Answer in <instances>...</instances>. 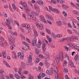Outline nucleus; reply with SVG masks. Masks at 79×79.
<instances>
[{"mask_svg": "<svg viewBox=\"0 0 79 79\" xmlns=\"http://www.w3.org/2000/svg\"><path fill=\"white\" fill-rule=\"evenodd\" d=\"M62 14L64 15V16H65V17H66V16H67L68 15V14H67V12L64 11H63L62 12Z\"/></svg>", "mask_w": 79, "mask_h": 79, "instance_id": "obj_32", "label": "nucleus"}, {"mask_svg": "<svg viewBox=\"0 0 79 79\" xmlns=\"http://www.w3.org/2000/svg\"><path fill=\"white\" fill-rule=\"evenodd\" d=\"M64 72L65 73H67L68 72V69L65 68L64 69Z\"/></svg>", "mask_w": 79, "mask_h": 79, "instance_id": "obj_33", "label": "nucleus"}, {"mask_svg": "<svg viewBox=\"0 0 79 79\" xmlns=\"http://www.w3.org/2000/svg\"><path fill=\"white\" fill-rule=\"evenodd\" d=\"M68 45L69 47H74V43H69Z\"/></svg>", "mask_w": 79, "mask_h": 79, "instance_id": "obj_23", "label": "nucleus"}, {"mask_svg": "<svg viewBox=\"0 0 79 79\" xmlns=\"http://www.w3.org/2000/svg\"><path fill=\"white\" fill-rule=\"evenodd\" d=\"M28 3H29V5L30 6L32 7V2H31V1H28Z\"/></svg>", "mask_w": 79, "mask_h": 79, "instance_id": "obj_47", "label": "nucleus"}, {"mask_svg": "<svg viewBox=\"0 0 79 79\" xmlns=\"http://www.w3.org/2000/svg\"><path fill=\"white\" fill-rule=\"evenodd\" d=\"M31 15H32L34 16H37L39 15L38 13L35 11H32L31 12Z\"/></svg>", "mask_w": 79, "mask_h": 79, "instance_id": "obj_13", "label": "nucleus"}, {"mask_svg": "<svg viewBox=\"0 0 79 79\" xmlns=\"http://www.w3.org/2000/svg\"><path fill=\"white\" fill-rule=\"evenodd\" d=\"M30 19H32V20H34L35 22H36V23H38V22H39V20L36 19V17L35 16H34V17L32 16V17H31V18H30Z\"/></svg>", "mask_w": 79, "mask_h": 79, "instance_id": "obj_11", "label": "nucleus"}, {"mask_svg": "<svg viewBox=\"0 0 79 79\" xmlns=\"http://www.w3.org/2000/svg\"><path fill=\"white\" fill-rule=\"evenodd\" d=\"M62 6L63 8L65 9V10H66V9H68V7H67V6H66V5H62Z\"/></svg>", "mask_w": 79, "mask_h": 79, "instance_id": "obj_28", "label": "nucleus"}, {"mask_svg": "<svg viewBox=\"0 0 79 79\" xmlns=\"http://www.w3.org/2000/svg\"><path fill=\"white\" fill-rule=\"evenodd\" d=\"M26 39L27 42H29V43H30V44H31V41H30V40H29V39H28V38H26Z\"/></svg>", "mask_w": 79, "mask_h": 79, "instance_id": "obj_52", "label": "nucleus"}, {"mask_svg": "<svg viewBox=\"0 0 79 79\" xmlns=\"http://www.w3.org/2000/svg\"><path fill=\"white\" fill-rule=\"evenodd\" d=\"M32 58L31 56H29L28 58V61L27 62V64L28 66H32Z\"/></svg>", "mask_w": 79, "mask_h": 79, "instance_id": "obj_2", "label": "nucleus"}, {"mask_svg": "<svg viewBox=\"0 0 79 79\" xmlns=\"http://www.w3.org/2000/svg\"><path fill=\"white\" fill-rule=\"evenodd\" d=\"M11 19L10 18V20L6 19V24L7 25V26L9 27V29H11V27L10 25H11V21H12Z\"/></svg>", "mask_w": 79, "mask_h": 79, "instance_id": "obj_4", "label": "nucleus"}, {"mask_svg": "<svg viewBox=\"0 0 79 79\" xmlns=\"http://www.w3.org/2000/svg\"><path fill=\"white\" fill-rule=\"evenodd\" d=\"M34 6L35 7V9H36V10L39 8V6H38L36 4H34Z\"/></svg>", "mask_w": 79, "mask_h": 79, "instance_id": "obj_37", "label": "nucleus"}, {"mask_svg": "<svg viewBox=\"0 0 79 79\" xmlns=\"http://www.w3.org/2000/svg\"><path fill=\"white\" fill-rule=\"evenodd\" d=\"M6 51H4L2 53L4 58H5L6 56Z\"/></svg>", "mask_w": 79, "mask_h": 79, "instance_id": "obj_16", "label": "nucleus"}, {"mask_svg": "<svg viewBox=\"0 0 79 79\" xmlns=\"http://www.w3.org/2000/svg\"><path fill=\"white\" fill-rule=\"evenodd\" d=\"M27 27H26L25 29L26 30H29V29H31V27H30V25H28L27 24Z\"/></svg>", "mask_w": 79, "mask_h": 79, "instance_id": "obj_27", "label": "nucleus"}, {"mask_svg": "<svg viewBox=\"0 0 79 79\" xmlns=\"http://www.w3.org/2000/svg\"><path fill=\"white\" fill-rule=\"evenodd\" d=\"M35 52L37 55H39V50L37 48H35Z\"/></svg>", "mask_w": 79, "mask_h": 79, "instance_id": "obj_26", "label": "nucleus"}, {"mask_svg": "<svg viewBox=\"0 0 79 79\" xmlns=\"http://www.w3.org/2000/svg\"><path fill=\"white\" fill-rule=\"evenodd\" d=\"M66 64H67V61L66 60L64 61L63 63V66H65Z\"/></svg>", "mask_w": 79, "mask_h": 79, "instance_id": "obj_54", "label": "nucleus"}, {"mask_svg": "<svg viewBox=\"0 0 79 79\" xmlns=\"http://www.w3.org/2000/svg\"><path fill=\"white\" fill-rule=\"evenodd\" d=\"M9 42L10 45H14V46H15V44H14V43H13V41L10 40V39H9Z\"/></svg>", "mask_w": 79, "mask_h": 79, "instance_id": "obj_20", "label": "nucleus"}, {"mask_svg": "<svg viewBox=\"0 0 79 79\" xmlns=\"http://www.w3.org/2000/svg\"><path fill=\"white\" fill-rule=\"evenodd\" d=\"M74 36H72L70 38L69 37V42H71V41H73V40H74Z\"/></svg>", "mask_w": 79, "mask_h": 79, "instance_id": "obj_21", "label": "nucleus"}, {"mask_svg": "<svg viewBox=\"0 0 79 79\" xmlns=\"http://www.w3.org/2000/svg\"><path fill=\"white\" fill-rule=\"evenodd\" d=\"M14 77L17 79H20V76L17 73H15L14 74Z\"/></svg>", "mask_w": 79, "mask_h": 79, "instance_id": "obj_15", "label": "nucleus"}, {"mask_svg": "<svg viewBox=\"0 0 79 79\" xmlns=\"http://www.w3.org/2000/svg\"><path fill=\"white\" fill-rule=\"evenodd\" d=\"M18 56L19 58V59H20V60H23V58H24V57H23V56H19L18 55Z\"/></svg>", "mask_w": 79, "mask_h": 79, "instance_id": "obj_36", "label": "nucleus"}, {"mask_svg": "<svg viewBox=\"0 0 79 79\" xmlns=\"http://www.w3.org/2000/svg\"><path fill=\"white\" fill-rule=\"evenodd\" d=\"M48 40L49 42L51 43V42H52V38H48Z\"/></svg>", "mask_w": 79, "mask_h": 79, "instance_id": "obj_44", "label": "nucleus"}, {"mask_svg": "<svg viewBox=\"0 0 79 79\" xmlns=\"http://www.w3.org/2000/svg\"><path fill=\"white\" fill-rule=\"evenodd\" d=\"M28 30L27 32V34H29V33H31V29H30L29 30Z\"/></svg>", "mask_w": 79, "mask_h": 79, "instance_id": "obj_58", "label": "nucleus"}, {"mask_svg": "<svg viewBox=\"0 0 79 79\" xmlns=\"http://www.w3.org/2000/svg\"><path fill=\"white\" fill-rule=\"evenodd\" d=\"M20 4H21V5H22L23 6L24 9L25 10H27L26 12V13H27L30 11V9H29V6H27V3H26V2H24L23 3L21 2H20Z\"/></svg>", "mask_w": 79, "mask_h": 79, "instance_id": "obj_1", "label": "nucleus"}, {"mask_svg": "<svg viewBox=\"0 0 79 79\" xmlns=\"http://www.w3.org/2000/svg\"><path fill=\"white\" fill-rule=\"evenodd\" d=\"M32 46H34L35 45L37 44V41H35V40H33L32 41Z\"/></svg>", "mask_w": 79, "mask_h": 79, "instance_id": "obj_18", "label": "nucleus"}, {"mask_svg": "<svg viewBox=\"0 0 79 79\" xmlns=\"http://www.w3.org/2000/svg\"><path fill=\"white\" fill-rule=\"evenodd\" d=\"M12 6L14 10L15 11V10H16V6H15V4H12Z\"/></svg>", "mask_w": 79, "mask_h": 79, "instance_id": "obj_30", "label": "nucleus"}, {"mask_svg": "<svg viewBox=\"0 0 79 79\" xmlns=\"http://www.w3.org/2000/svg\"><path fill=\"white\" fill-rule=\"evenodd\" d=\"M46 73L48 74V75H52L53 73V69L51 70H46Z\"/></svg>", "mask_w": 79, "mask_h": 79, "instance_id": "obj_8", "label": "nucleus"}, {"mask_svg": "<svg viewBox=\"0 0 79 79\" xmlns=\"http://www.w3.org/2000/svg\"><path fill=\"white\" fill-rule=\"evenodd\" d=\"M39 60L38 59V58H37L36 59V60L35 61V63L36 64H37L38 63H39Z\"/></svg>", "mask_w": 79, "mask_h": 79, "instance_id": "obj_55", "label": "nucleus"}, {"mask_svg": "<svg viewBox=\"0 0 79 79\" xmlns=\"http://www.w3.org/2000/svg\"><path fill=\"white\" fill-rule=\"evenodd\" d=\"M70 61H71L68 62L69 66H70L71 68H76V66L74 65V63L71 62V60H70Z\"/></svg>", "mask_w": 79, "mask_h": 79, "instance_id": "obj_9", "label": "nucleus"}, {"mask_svg": "<svg viewBox=\"0 0 79 79\" xmlns=\"http://www.w3.org/2000/svg\"><path fill=\"white\" fill-rule=\"evenodd\" d=\"M18 55H19V56H22L24 57V54L23 53V52H19L18 53Z\"/></svg>", "mask_w": 79, "mask_h": 79, "instance_id": "obj_24", "label": "nucleus"}, {"mask_svg": "<svg viewBox=\"0 0 79 79\" xmlns=\"http://www.w3.org/2000/svg\"><path fill=\"white\" fill-rule=\"evenodd\" d=\"M65 40H68V42L69 41V37H67L65 38L62 39L60 40V41H59V42H63V41H64Z\"/></svg>", "mask_w": 79, "mask_h": 79, "instance_id": "obj_17", "label": "nucleus"}, {"mask_svg": "<svg viewBox=\"0 0 79 79\" xmlns=\"http://www.w3.org/2000/svg\"><path fill=\"white\" fill-rule=\"evenodd\" d=\"M23 73L24 74H27V71H23Z\"/></svg>", "mask_w": 79, "mask_h": 79, "instance_id": "obj_63", "label": "nucleus"}, {"mask_svg": "<svg viewBox=\"0 0 79 79\" xmlns=\"http://www.w3.org/2000/svg\"><path fill=\"white\" fill-rule=\"evenodd\" d=\"M38 3L40 5H44V2L42 0H38Z\"/></svg>", "mask_w": 79, "mask_h": 79, "instance_id": "obj_12", "label": "nucleus"}, {"mask_svg": "<svg viewBox=\"0 0 79 79\" xmlns=\"http://www.w3.org/2000/svg\"><path fill=\"white\" fill-rule=\"evenodd\" d=\"M73 13L75 15H77V13H78V11L76 10H73Z\"/></svg>", "mask_w": 79, "mask_h": 79, "instance_id": "obj_34", "label": "nucleus"}, {"mask_svg": "<svg viewBox=\"0 0 79 79\" xmlns=\"http://www.w3.org/2000/svg\"><path fill=\"white\" fill-rule=\"evenodd\" d=\"M56 24L58 26H61L62 23H61V22L60 21H59L56 22Z\"/></svg>", "mask_w": 79, "mask_h": 79, "instance_id": "obj_25", "label": "nucleus"}, {"mask_svg": "<svg viewBox=\"0 0 79 79\" xmlns=\"http://www.w3.org/2000/svg\"><path fill=\"white\" fill-rule=\"evenodd\" d=\"M54 70L56 73L55 74V79H58V69H57V66H55L54 67Z\"/></svg>", "mask_w": 79, "mask_h": 79, "instance_id": "obj_5", "label": "nucleus"}, {"mask_svg": "<svg viewBox=\"0 0 79 79\" xmlns=\"http://www.w3.org/2000/svg\"><path fill=\"white\" fill-rule=\"evenodd\" d=\"M38 69H39V71H40V72H41V71H42V70L43 69H42L41 68V67L40 66L38 67Z\"/></svg>", "mask_w": 79, "mask_h": 79, "instance_id": "obj_45", "label": "nucleus"}, {"mask_svg": "<svg viewBox=\"0 0 79 79\" xmlns=\"http://www.w3.org/2000/svg\"><path fill=\"white\" fill-rule=\"evenodd\" d=\"M10 40H15V37H14V35H10Z\"/></svg>", "mask_w": 79, "mask_h": 79, "instance_id": "obj_19", "label": "nucleus"}, {"mask_svg": "<svg viewBox=\"0 0 79 79\" xmlns=\"http://www.w3.org/2000/svg\"><path fill=\"white\" fill-rule=\"evenodd\" d=\"M48 19L51 21H53V18L51 15L49 17V18Z\"/></svg>", "mask_w": 79, "mask_h": 79, "instance_id": "obj_40", "label": "nucleus"}, {"mask_svg": "<svg viewBox=\"0 0 79 79\" xmlns=\"http://www.w3.org/2000/svg\"><path fill=\"white\" fill-rule=\"evenodd\" d=\"M50 15H48V14H47L46 16V17L48 18V19H49V18L50 17Z\"/></svg>", "mask_w": 79, "mask_h": 79, "instance_id": "obj_61", "label": "nucleus"}, {"mask_svg": "<svg viewBox=\"0 0 79 79\" xmlns=\"http://www.w3.org/2000/svg\"><path fill=\"white\" fill-rule=\"evenodd\" d=\"M61 58L62 59H63V54L62 53H60V54L59 55V56H56V58L55 59V60L57 61L58 63L59 62H60V58Z\"/></svg>", "mask_w": 79, "mask_h": 79, "instance_id": "obj_3", "label": "nucleus"}, {"mask_svg": "<svg viewBox=\"0 0 79 79\" xmlns=\"http://www.w3.org/2000/svg\"><path fill=\"white\" fill-rule=\"evenodd\" d=\"M30 77H29V79H33V76H31V75H30Z\"/></svg>", "mask_w": 79, "mask_h": 79, "instance_id": "obj_62", "label": "nucleus"}, {"mask_svg": "<svg viewBox=\"0 0 79 79\" xmlns=\"http://www.w3.org/2000/svg\"><path fill=\"white\" fill-rule=\"evenodd\" d=\"M40 18L41 21H42V22L44 23H47V21H46V20H45L44 17L43 15H40Z\"/></svg>", "mask_w": 79, "mask_h": 79, "instance_id": "obj_7", "label": "nucleus"}, {"mask_svg": "<svg viewBox=\"0 0 79 79\" xmlns=\"http://www.w3.org/2000/svg\"><path fill=\"white\" fill-rule=\"evenodd\" d=\"M49 8L50 10V11H52L56 12L57 13H60L59 10L58 9H56V8L53 9L51 6H49Z\"/></svg>", "mask_w": 79, "mask_h": 79, "instance_id": "obj_6", "label": "nucleus"}, {"mask_svg": "<svg viewBox=\"0 0 79 79\" xmlns=\"http://www.w3.org/2000/svg\"><path fill=\"white\" fill-rule=\"evenodd\" d=\"M38 43H39V45H42V41H40V40H39L38 41Z\"/></svg>", "mask_w": 79, "mask_h": 79, "instance_id": "obj_56", "label": "nucleus"}, {"mask_svg": "<svg viewBox=\"0 0 79 79\" xmlns=\"http://www.w3.org/2000/svg\"><path fill=\"white\" fill-rule=\"evenodd\" d=\"M78 58H79V56H78V55H77L75 57V60L76 61H77V60H78Z\"/></svg>", "mask_w": 79, "mask_h": 79, "instance_id": "obj_35", "label": "nucleus"}, {"mask_svg": "<svg viewBox=\"0 0 79 79\" xmlns=\"http://www.w3.org/2000/svg\"><path fill=\"white\" fill-rule=\"evenodd\" d=\"M3 63L5 64V65H6V66L8 67V68H10V65H9L6 62V61H3Z\"/></svg>", "mask_w": 79, "mask_h": 79, "instance_id": "obj_31", "label": "nucleus"}, {"mask_svg": "<svg viewBox=\"0 0 79 79\" xmlns=\"http://www.w3.org/2000/svg\"><path fill=\"white\" fill-rule=\"evenodd\" d=\"M14 22H15V24H17V25L18 26H19V23H18V21H17L14 20Z\"/></svg>", "mask_w": 79, "mask_h": 79, "instance_id": "obj_46", "label": "nucleus"}, {"mask_svg": "<svg viewBox=\"0 0 79 79\" xmlns=\"http://www.w3.org/2000/svg\"><path fill=\"white\" fill-rule=\"evenodd\" d=\"M34 35L35 37L38 36V33H37V31L35 30H34Z\"/></svg>", "mask_w": 79, "mask_h": 79, "instance_id": "obj_22", "label": "nucleus"}, {"mask_svg": "<svg viewBox=\"0 0 79 79\" xmlns=\"http://www.w3.org/2000/svg\"><path fill=\"white\" fill-rule=\"evenodd\" d=\"M46 32L48 33V34L50 33V30H48V29L47 28L46 29Z\"/></svg>", "mask_w": 79, "mask_h": 79, "instance_id": "obj_48", "label": "nucleus"}, {"mask_svg": "<svg viewBox=\"0 0 79 79\" xmlns=\"http://www.w3.org/2000/svg\"><path fill=\"white\" fill-rule=\"evenodd\" d=\"M62 37V35L61 34H57L55 35V37H57V38H60Z\"/></svg>", "mask_w": 79, "mask_h": 79, "instance_id": "obj_29", "label": "nucleus"}, {"mask_svg": "<svg viewBox=\"0 0 79 79\" xmlns=\"http://www.w3.org/2000/svg\"><path fill=\"white\" fill-rule=\"evenodd\" d=\"M45 65L47 68H49L50 67V64L48 63H46V64H45Z\"/></svg>", "mask_w": 79, "mask_h": 79, "instance_id": "obj_41", "label": "nucleus"}, {"mask_svg": "<svg viewBox=\"0 0 79 79\" xmlns=\"http://www.w3.org/2000/svg\"><path fill=\"white\" fill-rule=\"evenodd\" d=\"M0 45H2L3 47V45H4V43H3L2 42H0Z\"/></svg>", "mask_w": 79, "mask_h": 79, "instance_id": "obj_60", "label": "nucleus"}, {"mask_svg": "<svg viewBox=\"0 0 79 79\" xmlns=\"http://www.w3.org/2000/svg\"><path fill=\"white\" fill-rule=\"evenodd\" d=\"M45 76V74L44 73H42V74L40 75V77H44V76Z\"/></svg>", "mask_w": 79, "mask_h": 79, "instance_id": "obj_39", "label": "nucleus"}, {"mask_svg": "<svg viewBox=\"0 0 79 79\" xmlns=\"http://www.w3.org/2000/svg\"><path fill=\"white\" fill-rule=\"evenodd\" d=\"M46 46H47V43H44V44H43L42 50L44 52H45L46 50Z\"/></svg>", "mask_w": 79, "mask_h": 79, "instance_id": "obj_10", "label": "nucleus"}, {"mask_svg": "<svg viewBox=\"0 0 79 79\" xmlns=\"http://www.w3.org/2000/svg\"><path fill=\"white\" fill-rule=\"evenodd\" d=\"M10 78H13V75L11 74H10Z\"/></svg>", "mask_w": 79, "mask_h": 79, "instance_id": "obj_57", "label": "nucleus"}, {"mask_svg": "<svg viewBox=\"0 0 79 79\" xmlns=\"http://www.w3.org/2000/svg\"><path fill=\"white\" fill-rule=\"evenodd\" d=\"M64 58H67L68 59V60H69V56L67 54H65V55L64 57Z\"/></svg>", "mask_w": 79, "mask_h": 79, "instance_id": "obj_43", "label": "nucleus"}, {"mask_svg": "<svg viewBox=\"0 0 79 79\" xmlns=\"http://www.w3.org/2000/svg\"><path fill=\"white\" fill-rule=\"evenodd\" d=\"M60 3H64V0H60Z\"/></svg>", "mask_w": 79, "mask_h": 79, "instance_id": "obj_59", "label": "nucleus"}, {"mask_svg": "<svg viewBox=\"0 0 79 79\" xmlns=\"http://www.w3.org/2000/svg\"><path fill=\"white\" fill-rule=\"evenodd\" d=\"M13 34L15 35H16V36H17V32H16V31L15 32H13Z\"/></svg>", "mask_w": 79, "mask_h": 79, "instance_id": "obj_64", "label": "nucleus"}, {"mask_svg": "<svg viewBox=\"0 0 79 79\" xmlns=\"http://www.w3.org/2000/svg\"><path fill=\"white\" fill-rule=\"evenodd\" d=\"M39 56L40 58H44V56L41 54Z\"/></svg>", "mask_w": 79, "mask_h": 79, "instance_id": "obj_49", "label": "nucleus"}, {"mask_svg": "<svg viewBox=\"0 0 79 79\" xmlns=\"http://www.w3.org/2000/svg\"><path fill=\"white\" fill-rule=\"evenodd\" d=\"M26 78V77L24 75H22L21 76V79H24V78Z\"/></svg>", "mask_w": 79, "mask_h": 79, "instance_id": "obj_50", "label": "nucleus"}, {"mask_svg": "<svg viewBox=\"0 0 79 79\" xmlns=\"http://www.w3.org/2000/svg\"><path fill=\"white\" fill-rule=\"evenodd\" d=\"M22 26L23 27H25L26 29V27H27V24L25 23V24H23Z\"/></svg>", "mask_w": 79, "mask_h": 79, "instance_id": "obj_42", "label": "nucleus"}, {"mask_svg": "<svg viewBox=\"0 0 79 79\" xmlns=\"http://www.w3.org/2000/svg\"><path fill=\"white\" fill-rule=\"evenodd\" d=\"M36 26L38 27H39V29L40 30H41L42 29L43 27V26L42 25H40L39 23H37L36 24Z\"/></svg>", "mask_w": 79, "mask_h": 79, "instance_id": "obj_14", "label": "nucleus"}, {"mask_svg": "<svg viewBox=\"0 0 79 79\" xmlns=\"http://www.w3.org/2000/svg\"><path fill=\"white\" fill-rule=\"evenodd\" d=\"M68 32L69 33V34H73V32L71 30H68Z\"/></svg>", "mask_w": 79, "mask_h": 79, "instance_id": "obj_51", "label": "nucleus"}, {"mask_svg": "<svg viewBox=\"0 0 79 79\" xmlns=\"http://www.w3.org/2000/svg\"><path fill=\"white\" fill-rule=\"evenodd\" d=\"M52 36L54 39H56V37H55V34H54L53 33H52Z\"/></svg>", "mask_w": 79, "mask_h": 79, "instance_id": "obj_38", "label": "nucleus"}, {"mask_svg": "<svg viewBox=\"0 0 79 79\" xmlns=\"http://www.w3.org/2000/svg\"><path fill=\"white\" fill-rule=\"evenodd\" d=\"M45 55L46 56H47L48 58H49V54L48 52L45 53Z\"/></svg>", "mask_w": 79, "mask_h": 79, "instance_id": "obj_53", "label": "nucleus"}]
</instances>
